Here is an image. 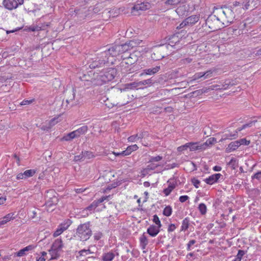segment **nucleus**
I'll list each match as a JSON object with an SVG mask.
<instances>
[{
	"mask_svg": "<svg viewBox=\"0 0 261 261\" xmlns=\"http://www.w3.org/2000/svg\"><path fill=\"white\" fill-rule=\"evenodd\" d=\"M113 62L112 60L110 59V57H107L106 53L101 52L98 54L95 58L92 59V61L89 63V66L91 69H94L102 67L109 63L113 64Z\"/></svg>",
	"mask_w": 261,
	"mask_h": 261,
	"instance_id": "1",
	"label": "nucleus"
},
{
	"mask_svg": "<svg viewBox=\"0 0 261 261\" xmlns=\"http://www.w3.org/2000/svg\"><path fill=\"white\" fill-rule=\"evenodd\" d=\"M92 231L90 228V223L89 222L80 224L78 226L76 234L82 241L88 240L92 236Z\"/></svg>",
	"mask_w": 261,
	"mask_h": 261,
	"instance_id": "2",
	"label": "nucleus"
},
{
	"mask_svg": "<svg viewBox=\"0 0 261 261\" xmlns=\"http://www.w3.org/2000/svg\"><path fill=\"white\" fill-rule=\"evenodd\" d=\"M215 13H216L215 15H211L207 18L205 21V23L210 29L217 30V28L213 25L212 21L213 20H217V21H225V15L224 7H221L220 8H215Z\"/></svg>",
	"mask_w": 261,
	"mask_h": 261,
	"instance_id": "3",
	"label": "nucleus"
},
{
	"mask_svg": "<svg viewBox=\"0 0 261 261\" xmlns=\"http://www.w3.org/2000/svg\"><path fill=\"white\" fill-rule=\"evenodd\" d=\"M57 194L54 190H49L46 192L45 195L46 199L45 205L47 211L52 212L54 210V207L58 202Z\"/></svg>",
	"mask_w": 261,
	"mask_h": 261,
	"instance_id": "4",
	"label": "nucleus"
},
{
	"mask_svg": "<svg viewBox=\"0 0 261 261\" xmlns=\"http://www.w3.org/2000/svg\"><path fill=\"white\" fill-rule=\"evenodd\" d=\"M256 122V121H250L249 123L243 125L241 127H238L233 133H225L222 136V138L220 140V142H222L227 139L232 140L237 138L238 137L239 132L247 127H251Z\"/></svg>",
	"mask_w": 261,
	"mask_h": 261,
	"instance_id": "5",
	"label": "nucleus"
},
{
	"mask_svg": "<svg viewBox=\"0 0 261 261\" xmlns=\"http://www.w3.org/2000/svg\"><path fill=\"white\" fill-rule=\"evenodd\" d=\"M63 245L60 239H56L51 245L49 252L51 255V259H57L59 256V252L61 250Z\"/></svg>",
	"mask_w": 261,
	"mask_h": 261,
	"instance_id": "6",
	"label": "nucleus"
},
{
	"mask_svg": "<svg viewBox=\"0 0 261 261\" xmlns=\"http://www.w3.org/2000/svg\"><path fill=\"white\" fill-rule=\"evenodd\" d=\"M101 74L102 78H103L105 83L111 81L115 77L117 71L116 69L114 68H109L103 70L100 72Z\"/></svg>",
	"mask_w": 261,
	"mask_h": 261,
	"instance_id": "7",
	"label": "nucleus"
},
{
	"mask_svg": "<svg viewBox=\"0 0 261 261\" xmlns=\"http://www.w3.org/2000/svg\"><path fill=\"white\" fill-rule=\"evenodd\" d=\"M155 2V0H145L143 2L136 4L133 9L136 11H145L150 9Z\"/></svg>",
	"mask_w": 261,
	"mask_h": 261,
	"instance_id": "8",
	"label": "nucleus"
},
{
	"mask_svg": "<svg viewBox=\"0 0 261 261\" xmlns=\"http://www.w3.org/2000/svg\"><path fill=\"white\" fill-rule=\"evenodd\" d=\"M23 2L24 0H4L3 4L6 9L12 10L16 9L19 5H22Z\"/></svg>",
	"mask_w": 261,
	"mask_h": 261,
	"instance_id": "9",
	"label": "nucleus"
},
{
	"mask_svg": "<svg viewBox=\"0 0 261 261\" xmlns=\"http://www.w3.org/2000/svg\"><path fill=\"white\" fill-rule=\"evenodd\" d=\"M235 8L229 7H224V12L225 15V21L227 22L231 23L236 17L237 13L234 11Z\"/></svg>",
	"mask_w": 261,
	"mask_h": 261,
	"instance_id": "10",
	"label": "nucleus"
},
{
	"mask_svg": "<svg viewBox=\"0 0 261 261\" xmlns=\"http://www.w3.org/2000/svg\"><path fill=\"white\" fill-rule=\"evenodd\" d=\"M107 54V57H110V59L113 61V57H116L120 54V49L118 45L112 46L109 49L103 51Z\"/></svg>",
	"mask_w": 261,
	"mask_h": 261,
	"instance_id": "11",
	"label": "nucleus"
},
{
	"mask_svg": "<svg viewBox=\"0 0 261 261\" xmlns=\"http://www.w3.org/2000/svg\"><path fill=\"white\" fill-rule=\"evenodd\" d=\"M223 180V175L220 173H216L211 175L208 177L204 179V181L208 185H213L218 182L219 179Z\"/></svg>",
	"mask_w": 261,
	"mask_h": 261,
	"instance_id": "12",
	"label": "nucleus"
},
{
	"mask_svg": "<svg viewBox=\"0 0 261 261\" xmlns=\"http://www.w3.org/2000/svg\"><path fill=\"white\" fill-rule=\"evenodd\" d=\"M91 74L93 75V79L92 81V86H98L103 84L105 83L103 78H102L101 74L100 73H92L91 72Z\"/></svg>",
	"mask_w": 261,
	"mask_h": 261,
	"instance_id": "13",
	"label": "nucleus"
},
{
	"mask_svg": "<svg viewBox=\"0 0 261 261\" xmlns=\"http://www.w3.org/2000/svg\"><path fill=\"white\" fill-rule=\"evenodd\" d=\"M200 15H192L186 18L183 21L182 24L187 25H193L195 24L199 20Z\"/></svg>",
	"mask_w": 261,
	"mask_h": 261,
	"instance_id": "14",
	"label": "nucleus"
},
{
	"mask_svg": "<svg viewBox=\"0 0 261 261\" xmlns=\"http://www.w3.org/2000/svg\"><path fill=\"white\" fill-rule=\"evenodd\" d=\"M167 183L168 184V187L163 191V193L166 196L169 195L176 186V182L172 179H169Z\"/></svg>",
	"mask_w": 261,
	"mask_h": 261,
	"instance_id": "15",
	"label": "nucleus"
},
{
	"mask_svg": "<svg viewBox=\"0 0 261 261\" xmlns=\"http://www.w3.org/2000/svg\"><path fill=\"white\" fill-rule=\"evenodd\" d=\"M134 41H130L128 43H125L123 44L118 45L120 49V54L125 53L132 48Z\"/></svg>",
	"mask_w": 261,
	"mask_h": 261,
	"instance_id": "16",
	"label": "nucleus"
},
{
	"mask_svg": "<svg viewBox=\"0 0 261 261\" xmlns=\"http://www.w3.org/2000/svg\"><path fill=\"white\" fill-rule=\"evenodd\" d=\"M161 69L160 65L156 66L152 68L145 69L143 70L141 75H153L157 73Z\"/></svg>",
	"mask_w": 261,
	"mask_h": 261,
	"instance_id": "17",
	"label": "nucleus"
},
{
	"mask_svg": "<svg viewBox=\"0 0 261 261\" xmlns=\"http://www.w3.org/2000/svg\"><path fill=\"white\" fill-rule=\"evenodd\" d=\"M91 72H92L90 71L88 74H84L80 77L81 81L86 82L87 83H85V84L88 86H92V81L93 79V75L91 74Z\"/></svg>",
	"mask_w": 261,
	"mask_h": 261,
	"instance_id": "18",
	"label": "nucleus"
},
{
	"mask_svg": "<svg viewBox=\"0 0 261 261\" xmlns=\"http://www.w3.org/2000/svg\"><path fill=\"white\" fill-rule=\"evenodd\" d=\"M188 144L189 148L190 151H196V150H204L203 145L202 144H198L197 142H189L187 143Z\"/></svg>",
	"mask_w": 261,
	"mask_h": 261,
	"instance_id": "19",
	"label": "nucleus"
},
{
	"mask_svg": "<svg viewBox=\"0 0 261 261\" xmlns=\"http://www.w3.org/2000/svg\"><path fill=\"white\" fill-rule=\"evenodd\" d=\"M160 227L154 225H150L147 230V232L152 237H155L160 232Z\"/></svg>",
	"mask_w": 261,
	"mask_h": 261,
	"instance_id": "20",
	"label": "nucleus"
},
{
	"mask_svg": "<svg viewBox=\"0 0 261 261\" xmlns=\"http://www.w3.org/2000/svg\"><path fill=\"white\" fill-rule=\"evenodd\" d=\"M49 25V23H44L42 24L41 25H31L28 28V30L32 32L38 31L40 30H45Z\"/></svg>",
	"mask_w": 261,
	"mask_h": 261,
	"instance_id": "21",
	"label": "nucleus"
},
{
	"mask_svg": "<svg viewBox=\"0 0 261 261\" xmlns=\"http://www.w3.org/2000/svg\"><path fill=\"white\" fill-rule=\"evenodd\" d=\"M239 143V142L238 140L230 143L226 148V152L229 153L236 150L239 146H240V144Z\"/></svg>",
	"mask_w": 261,
	"mask_h": 261,
	"instance_id": "22",
	"label": "nucleus"
},
{
	"mask_svg": "<svg viewBox=\"0 0 261 261\" xmlns=\"http://www.w3.org/2000/svg\"><path fill=\"white\" fill-rule=\"evenodd\" d=\"M179 16L185 15L188 11V6L186 5L179 6L175 10Z\"/></svg>",
	"mask_w": 261,
	"mask_h": 261,
	"instance_id": "23",
	"label": "nucleus"
},
{
	"mask_svg": "<svg viewBox=\"0 0 261 261\" xmlns=\"http://www.w3.org/2000/svg\"><path fill=\"white\" fill-rule=\"evenodd\" d=\"M35 247H36V246L34 245H29V246L23 248V249L20 250L19 251H18L16 253V256H19V257L23 256L26 254L27 252H28L30 250H33Z\"/></svg>",
	"mask_w": 261,
	"mask_h": 261,
	"instance_id": "24",
	"label": "nucleus"
},
{
	"mask_svg": "<svg viewBox=\"0 0 261 261\" xmlns=\"http://www.w3.org/2000/svg\"><path fill=\"white\" fill-rule=\"evenodd\" d=\"M115 256V253L112 250L103 254L102 261H112Z\"/></svg>",
	"mask_w": 261,
	"mask_h": 261,
	"instance_id": "25",
	"label": "nucleus"
},
{
	"mask_svg": "<svg viewBox=\"0 0 261 261\" xmlns=\"http://www.w3.org/2000/svg\"><path fill=\"white\" fill-rule=\"evenodd\" d=\"M77 138V135H76L74 131H72L69 133L65 135L62 138V141H71L73 139Z\"/></svg>",
	"mask_w": 261,
	"mask_h": 261,
	"instance_id": "26",
	"label": "nucleus"
},
{
	"mask_svg": "<svg viewBox=\"0 0 261 261\" xmlns=\"http://www.w3.org/2000/svg\"><path fill=\"white\" fill-rule=\"evenodd\" d=\"M88 128L87 125H83L81 127L78 129L74 130L75 133L76 135H77V137L79 138L81 136L85 135L88 131Z\"/></svg>",
	"mask_w": 261,
	"mask_h": 261,
	"instance_id": "27",
	"label": "nucleus"
},
{
	"mask_svg": "<svg viewBox=\"0 0 261 261\" xmlns=\"http://www.w3.org/2000/svg\"><path fill=\"white\" fill-rule=\"evenodd\" d=\"M140 246L142 249H145L148 243V240L144 233L139 239Z\"/></svg>",
	"mask_w": 261,
	"mask_h": 261,
	"instance_id": "28",
	"label": "nucleus"
},
{
	"mask_svg": "<svg viewBox=\"0 0 261 261\" xmlns=\"http://www.w3.org/2000/svg\"><path fill=\"white\" fill-rule=\"evenodd\" d=\"M14 215V213H9L6 215L5 217H3L2 220L0 221V225H4L6 224L8 222L10 221L11 220L14 219L15 218Z\"/></svg>",
	"mask_w": 261,
	"mask_h": 261,
	"instance_id": "29",
	"label": "nucleus"
},
{
	"mask_svg": "<svg viewBox=\"0 0 261 261\" xmlns=\"http://www.w3.org/2000/svg\"><path fill=\"white\" fill-rule=\"evenodd\" d=\"M186 0H164V4L167 6H175Z\"/></svg>",
	"mask_w": 261,
	"mask_h": 261,
	"instance_id": "30",
	"label": "nucleus"
},
{
	"mask_svg": "<svg viewBox=\"0 0 261 261\" xmlns=\"http://www.w3.org/2000/svg\"><path fill=\"white\" fill-rule=\"evenodd\" d=\"M148 165L146 166L145 171L146 172L149 171L151 170H155L157 167L160 166V165L158 163H155L153 162H148Z\"/></svg>",
	"mask_w": 261,
	"mask_h": 261,
	"instance_id": "31",
	"label": "nucleus"
},
{
	"mask_svg": "<svg viewBox=\"0 0 261 261\" xmlns=\"http://www.w3.org/2000/svg\"><path fill=\"white\" fill-rule=\"evenodd\" d=\"M168 40L169 41V44L173 46L174 44L179 42V38L176 35L174 34L169 36Z\"/></svg>",
	"mask_w": 261,
	"mask_h": 261,
	"instance_id": "32",
	"label": "nucleus"
},
{
	"mask_svg": "<svg viewBox=\"0 0 261 261\" xmlns=\"http://www.w3.org/2000/svg\"><path fill=\"white\" fill-rule=\"evenodd\" d=\"M72 221L71 220L68 219L64 221V222L62 223H61L59 226L64 231L66 229H68V228L69 227V226L71 224Z\"/></svg>",
	"mask_w": 261,
	"mask_h": 261,
	"instance_id": "33",
	"label": "nucleus"
},
{
	"mask_svg": "<svg viewBox=\"0 0 261 261\" xmlns=\"http://www.w3.org/2000/svg\"><path fill=\"white\" fill-rule=\"evenodd\" d=\"M217 141L215 138H210L206 141L205 143L202 144V145H203L204 150H205L208 146L214 144Z\"/></svg>",
	"mask_w": 261,
	"mask_h": 261,
	"instance_id": "34",
	"label": "nucleus"
},
{
	"mask_svg": "<svg viewBox=\"0 0 261 261\" xmlns=\"http://www.w3.org/2000/svg\"><path fill=\"white\" fill-rule=\"evenodd\" d=\"M189 222H190L189 218L188 217L185 218L182 220V224H181V230H182V231L187 230L188 229L189 226V224H190Z\"/></svg>",
	"mask_w": 261,
	"mask_h": 261,
	"instance_id": "35",
	"label": "nucleus"
},
{
	"mask_svg": "<svg viewBox=\"0 0 261 261\" xmlns=\"http://www.w3.org/2000/svg\"><path fill=\"white\" fill-rule=\"evenodd\" d=\"M201 215H204L207 212V207L205 204L201 203H200L198 207Z\"/></svg>",
	"mask_w": 261,
	"mask_h": 261,
	"instance_id": "36",
	"label": "nucleus"
},
{
	"mask_svg": "<svg viewBox=\"0 0 261 261\" xmlns=\"http://www.w3.org/2000/svg\"><path fill=\"white\" fill-rule=\"evenodd\" d=\"M238 7H240V8H242V4H241L240 2L236 1L233 3L232 6H230V7L235 8L234 11L237 13V14L239 15L241 12V10H239L237 8Z\"/></svg>",
	"mask_w": 261,
	"mask_h": 261,
	"instance_id": "37",
	"label": "nucleus"
},
{
	"mask_svg": "<svg viewBox=\"0 0 261 261\" xmlns=\"http://www.w3.org/2000/svg\"><path fill=\"white\" fill-rule=\"evenodd\" d=\"M245 252L244 250H239L237 255L235 256L233 261H241L242 257L245 254Z\"/></svg>",
	"mask_w": 261,
	"mask_h": 261,
	"instance_id": "38",
	"label": "nucleus"
},
{
	"mask_svg": "<svg viewBox=\"0 0 261 261\" xmlns=\"http://www.w3.org/2000/svg\"><path fill=\"white\" fill-rule=\"evenodd\" d=\"M153 83L152 80L151 79L143 80L139 82V85H140L141 88H142V86H143L144 85H151Z\"/></svg>",
	"mask_w": 261,
	"mask_h": 261,
	"instance_id": "39",
	"label": "nucleus"
},
{
	"mask_svg": "<svg viewBox=\"0 0 261 261\" xmlns=\"http://www.w3.org/2000/svg\"><path fill=\"white\" fill-rule=\"evenodd\" d=\"M172 210L170 206H166L163 210V215L169 217L172 214Z\"/></svg>",
	"mask_w": 261,
	"mask_h": 261,
	"instance_id": "40",
	"label": "nucleus"
},
{
	"mask_svg": "<svg viewBox=\"0 0 261 261\" xmlns=\"http://www.w3.org/2000/svg\"><path fill=\"white\" fill-rule=\"evenodd\" d=\"M36 173L35 170L33 169H29L23 172L24 176L27 178L33 176Z\"/></svg>",
	"mask_w": 261,
	"mask_h": 261,
	"instance_id": "41",
	"label": "nucleus"
},
{
	"mask_svg": "<svg viewBox=\"0 0 261 261\" xmlns=\"http://www.w3.org/2000/svg\"><path fill=\"white\" fill-rule=\"evenodd\" d=\"M163 159V156L157 155L156 156H150L149 160V162H158Z\"/></svg>",
	"mask_w": 261,
	"mask_h": 261,
	"instance_id": "42",
	"label": "nucleus"
},
{
	"mask_svg": "<svg viewBox=\"0 0 261 261\" xmlns=\"http://www.w3.org/2000/svg\"><path fill=\"white\" fill-rule=\"evenodd\" d=\"M83 155H84V160L85 159H90L94 156L92 152L88 151H83Z\"/></svg>",
	"mask_w": 261,
	"mask_h": 261,
	"instance_id": "43",
	"label": "nucleus"
},
{
	"mask_svg": "<svg viewBox=\"0 0 261 261\" xmlns=\"http://www.w3.org/2000/svg\"><path fill=\"white\" fill-rule=\"evenodd\" d=\"M138 149V147L136 144L129 146L126 149L128 154H130L133 151L137 150Z\"/></svg>",
	"mask_w": 261,
	"mask_h": 261,
	"instance_id": "44",
	"label": "nucleus"
},
{
	"mask_svg": "<svg viewBox=\"0 0 261 261\" xmlns=\"http://www.w3.org/2000/svg\"><path fill=\"white\" fill-rule=\"evenodd\" d=\"M153 221L155 223V224L156 225V226L157 227H159L160 228L162 226V224L161 223V221L159 219V218L158 217V216L156 215H154L153 216Z\"/></svg>",
	"mask_w": 261,
	"mask_h": 261,
	"instance_id": "45",
	"label": "nucleus"
},
{
	"mask_svg": "<svg viewBox=\"0 0 261 261\" xmlns=\"http://www.w3.org/2000/svg\"><path fill=\"white\" fill-rule=\"evenodd\" d=\"M242 8L244 10H247L251 8V5L250 2L249 0H246L245 2L242 4Z\"/></svg>",
	"mask_w": 261,
	"mask_h": 261,
	"instance_id": "46",
	"label": "nucleus"
},
{
	"mask_svg": "<svg viewBox=\"0 0 261 261\" xmlns=\"http://www.w3.org/2000/svg\"><path fill=\"white\" fill-rule=\"evenodd\" d=\"M34 101H35L34 98H32L30 100L24 99L20 102V105L21 106L29 105L32 103Z\"/></svg>",
	"mask_w": 261,
	"mask_h": 261,
	"instance_id": "47",
	"label": "nucleus"
},
{
	"mask_svg": "<svg viewBox=\"0 0 261 261\" xmlns=\"http://www.w3.org/2000/svg\"><path fill=\"white\" fill-rule=\"evenodd\" d=\"M96 207L97 206H96V203L92 202L90 205L86 208V210L89 211L91 213L92 212H93Z\"/></svg>",
	"mask_w": 261,
	"mask_h": 261,
	"instance_id": "48",
	"label": "nucleus"
},
{
	"mask_svg": "<svg viewBox=\"0 0 261 261\" xmlns=\"http://www.w3.org/2000/svg\"><path fill=\"white\" fill-rule=\"evenodd\" d=\"M213 73V70H209L206 71V72H203V74H204L203 76V79H206L212 77Z\"/></svg>",
	"mask_w": 261,
	"mask_h": 261,
	"instance_id": "49",
	"label": "nucleus"
},
{
	"mask_svg": "<svg viewBox=\"0 0 261 261\" xmlns=\"http://www.w3.org/2000/svg\"><path fill=\"white\" fill-rule=\"evenodd\" d=\"M63 230L58 226V228H57L56 230L54 232L53 234V236L54 237H57L60 235L61 233L63 232Z\"/></svg>",
	"mask_w": 261,
	"mask_h": 261,
	"instance_id": "50",
	"label": "nucleus"
},
{
	"mask_svg": "<svg viewBox=\"0 0 261 261\" xmlns=\"http://www.w3.org/2000/svg\"><path fill=\"white\" fill-rule=\"evenodd\" d=\"M189 148V146L187 143H186L185 144L180 146L177 147V150L178 152H182L185 150H186Z\"/></svg>",
	"mask_w": 261,
	"mask_h": 261,
	"instance_id": "51",
	"label": "nucleus"
},
{
	"mask_svg": "<svg viewBox=\"0 0 261 261\" xmlns=\"http://www.w3.org/2000/svg\"><path fill=\"white\" fill-rule=\"evenodd\" d=\"M251 5V8L254 9L256 8L259 4V0H249Z\"/></svg>",
	"mask_w": 261,
	"mask_h": 261,
	"instance_id": "52",
	"label": "nucleus"
},
{
	"mask_svg": "<svg viewBox=\"0 0 261 261\" xmlns=\"http://www.w3.org/2000/svg\"><path fill=\"white\" fill-rule=\"evenodd\" d=\"M238 141L239 142V144H240V146L241 145H248L250 143L249 140H247L245 138L241 139Z\"/></svg>",
	"mask_w": 261,
	"mask_h": 261,
	"instance_id": "53",
	"label": "nucleus"
},
{
	"mask_svg": "<svg viewBox=\"0 0 261 261\" xmlns=\"http://www.w3.org/2000/svg\"><path fill=\"white\" fill-rule=\"evenodd\" d=\"M91 253V252L90 249H83L79 252V254L81 256H85Z\"/></svg>",
	"mask_w": 261,
	"mask_h": 261,
	"instance_id": "54",
	"label": "nucleus"
},
{
	"mask_svg": "<svg viewBox=\"0 0 261 261\" xmlns=\"http://www.w3.org/2000/svg\"><path fill=\"white\" fill-rule=\"evenodd\" d=\"M105 105L109 108H112L114 106H116L117 103H112L110 101L108 98L105 101Z\"/></svg>",
	"mask_w": 261,
	"mask_h": 261,
	"instance_id": "55",
	"label": "nucleus"
},
{
	"mask_svg": "<svg viewBox=\"0 0 261 261\" xmlns=\"http://www.w3.org/2000/svg\"><path fill=\"white\" fill-rule=\"evenodd\" d=\"M84 160V155H83V151L80 154L75 155L74 158V161L75 162L81 161Z\"/></svg>",
	"mask_w": 261,
	"mask_h": 261,
	"instance_id": "56",
	"label": "nucleus"
},
{
	"mask_svg": "<svg viewBox=\"0 0 261 261\" xmlns=\"http://www.w3.org/2000/svg\"><path fill=\"white\" fill-rule=\"evenodd\" d=\"M139 138H138V134L132 135L130 137H129L127 139V140L129 142H135L137 140H139Z\"/></svg>",
	"mask_w": 261,
	"mask_h": 261,
	"instance_id": "57",
	"label": "nucleus"
},
{
	"mask_svg": "<svg viewBox=\"0 0 261 261\" xmlns=\"http://www.w3.org/2000/svg\"><path fill=\"white\" fill-rule=\"evenodd\" d=\"M130 88L132 89L141 88L140 85H139V82H133L129 84Z\"/></svg>",
	"mask_w": 261,
	"mask_h": 261,
	"instance_id": "58",
	"label": "nucleus"
},
{
	"mask_svg": "<svg viewBox=\"0 0 261 261\" xmlns=\"http://www.w3.org/2000/svg\"><path fill=\"white\" fill-rule=\"evenodd\" d=\"M192 182L193 184V185L195 187V188H198L199 187V185L200 182L198 179L194 178L192 179Z\"/></svg>",
	"mask_w": 261,
	"mask_h": 261,
	"instance_id": "59",
	"label": "nucleus"
},
{
	"mask_svg": "<svg viewBox=\"0 0 261 261\" xmlns=\"http://www.w3.org/2000/svg\"><path fill=\"white\" fill-rule=\"evenodd\" d=\"M252 178H255L257 180L261 179V171L257 172L255 174H254L253 176H252Z\"/></svg>",
	"mask_w": 261,
	"mask_h": 261,
	"instance_id": "60",
	"label": "nucleus"
},
{
	"mask_svg": "<svg viewBox=\"0 0 261 261\" xmlns=\"http://www.w3.org/2000/svg\"><path fill=\"white\" fill-rule=\"evenodd\" d=\"M102 234L100 232H97L94 233V238L95 240L98 241L102 237Z\"/></svg>",
	"mask_w": 261,
	"mask_h": 261,
	"instance_id": "61",
	"label": "nucleus"
},
{
	"mask_svg": "<svg viewBox=\"0 0 261 261\" xmlns=\"http://www.w3.org/2000/svg\"><path fill=\"white\" fill-rule=\"evenodd\" d=\"M189 199V196L187 195L181 196L179 198V200L180 202H184Z\"/></svg>",
	"mask_w": 261,
	"mask_h": 261,
	"instance_id": "62",
	"label": "nucleus"
},
{
	"mask_svg": "<svg viewBox=\"0 0 261 261\" xmlns=\"http://www.w3.org/2000/svg\"><path fill=\"white\" fill-rule=\"evenodd\" d=\"M196 243V241L194 240H190L187 244V250H191V246L194 245Z\"/></svg>",
	"mask_w": 261,
	"mask_h": 261,
	"instance_id": "63",
	"label": "nucleus"
},
{
	"mask_svg": "<svg viewBox=\"0 0 261 261\" xmlns=\"http://www.w3.org/2000/svg\"><path fill=\"white\" fill-rule=\"evenodd\" d=\"M204 75L203 72H198L194 75V79L196 80L201 77H203Z\"/></svg>",
	"mask_w": 261,
	"mask_h": 261,
	"instance_id": "64",
	"label": "nucleus"
}]
</instances>
